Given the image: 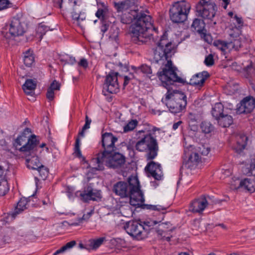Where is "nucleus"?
<instances>
[{
    "mask_svg": "<svg viewBox=\"0 0 255 255\" xmlns=\"http://www.w3.org/2000/svg\"><path fill=\"white\" fill-rule=\"evenodd\" d=\"M131 68L136 74L140 73L145 74L150 79L153 76L152 75V69L150 66L145 64H142L138 67L134 66H131Z\"/></svg>",
    "mask_w": 255,
    "mask_h": 255,
    "instance_id": "c85d7f7f",
    "label": "nucleus"
},
{
    "mask_svg": "<svg viewBox=\"0 0 255 255\" xmlns=\"http://www.w3.org/2000/svg\"><path fill=\"white\" fill-rule=\"evenodd\" d=\"M210 151V148L208 147H206L204 145H201L196 149V153H198V155L206 156Z\"/></svg>",
    "mask_w": 255,
    "mask_h": 255,
    "instance_id": "a18cd8bd",
    "label": "nucleus"
},
{
    "mask_svg": "<svg viewBox=\"0 0 255 255\" xmlns=\"http://www.w3.org/2000/svg\"><path fill=\"white\" fill-rule=\"evenodd\" d=\"M163 207L165 208V210H156L155 211H157L160 213H161L159 214V217H158V221L156 220H151L150 219H148L145 221L143 222V224H142V226L144 228V233L146 234V236H147V234L149 232V231L153 229V227L154 225H156L158 223L161 222L164 218V215L167 213V209L168 208V206H162Z\"/></svg>",
    "mask_w": 255,
    "mask_h": 255,
    "instance_id": "412c9836",
    "label": "nucleus"
},
{
    "mask_svg": "<svg viewBox=\"0 0 255 255\" xmlns=\"http://www.w3.org/2000/svg\"><path fill=\"white\" fill-rule=\"evenodd\" d=\"M79 196L85 203H87L90 200L97 201L101 200L102 198L100 191L94 189L90 186H88L83 192H80Z\"/></svg>",
    "mask_w": 255,
    "mask_h": 255,
    "instance_id": "f3484780",
    "label": "nucleus"
},
{
    "mask_svg": "<svg viewBox=\"0 0 255 255\" xmlns=\"http://www.w3.org/2000/svg\"><path fill=\"white\" fill-rule=\"evenodd\" d=\"M118 72L111 71L106 76L103 85L102 92L104 95H107L106 92L110 94H116L119 91V85L118 82Z\"/></svg>",
    "mask_w": 255,
    "mask_h": 255,
    "instance_id": "9b49d317",
    "label": "nucleus"
},
{
    "mask_svg": "<svg viewBox=\"0 0 255 255\" xmlns=\"http://www.w3.org/2000/svg\"><path fill=\"white\" fill-rule=\"evenodd\" d=\"M196 15L204 19L213 21L218 10V7L214 0L198 1L195 6Z\"/></svg>",
    "mask_w": 255,
    "mask_h": 255,
    "instance_id": "1a4fd4ad",
    "label": "nucleus"
},
{
    "mask_svg": "<svg viewBox=\"0 0 255 255\" xmlns=\"http://www.w3.org/2000/svg\"><path fill=\"white\" fill-rule=\"evenodd\" d=\"M80 139L79 137L76 138L75 146H74V152L75 156L79 158H82V161L84 163H88V161L86 159V158L82 155V153L80 148Z\"/></svg>",
    "mask_w": 255,
    "mask_h": 255,
    "instance_id": "f704fd0d",
    "label": "nucleus"
},
{
    "mask_svg": "<svg viewBox=\"0 0 255 255\" xmlns=\"http://www.w3.org/2000/svg\"><path fill=\"white\" fill-rule=\"evenodd\" d=\"M182 123L183 122L181 121H179L178 122L174 123L172 126V129L173 130L177 129Z\"/></svg>",
    "mask_w": 255,
    "mask_h": 255,
    "instance_id": "69168bd1",
    "label": "nucleus"
},
{
    "mask_svg": "<svg viewBox=\"0 0 255 255\" xmlns=\"http://www.w3.org/2000/svg\"><path fill=\"white\" fill-rule=\"evenodd\" d=\"M79 65L84 68H86L88 66V63L86 59L83 58L80 61Z\"/></svg>",
    "mask_w": 255,
    "mask_h": 255,
    "instance_id": "e2e57ef3",
    "label": "nucleus"
},
{
    "mask_svg": "<svg viewBox=\"0 0 255 255\" xmlns=\"http://www.w3.org/2000/svg\"><path fill=\"white\" fill-rule=\"evenodd\" d=\"M208 199H210L209 196H203L200 199L194 200L189 206V211L193 213H201L208 205Z\"/></svg>",
    "mask_w": 255,
    "mask_h": 255,
    "instance_id": "aec40b11",
    "label": "nucleus"
},
{
    "mask_svg": "<svg viewBox=\"0 0 255 255\" xmlns=\"http://www.w3.org/2000/svg\"><path fill=\"white\" fill-rule=\"evenodd\" d=\"M93 213V210H91L90 212H88L87 215L84 214L81 220H85L86 218L89 219Z\"/></svg>",
    "mask_w": 255,
    "mask_h": 255,
    "instance_id": "774afa93",
    "label": "nucleus"
},
{
    "mask_svg": "<svg viewBox=\"0 0 255 255\" xmlns=\"http://www.w3.org/2000/svg\"><path fill=\"white\" fill-rule=\"evenodd\" d=\"M4 170L2 166L0 165V181H2L4 179Z\"/></svg>",
    "mask_w": 255,
    "mask_h": 255,
    "instance_id": "0e129e2a",
    "label": "nucleus"
},
{
    "mask_svg": "<svg viewBox=\"0 0 255 255\" xmlns=\"http://www.w3.org/2000/svg\"><path fill=\"white\" fill-rule=\"evenodd\" d=\"M65 251V249H64L63 247H62L60 249L57 250L53 254V255H57L60 254H62L64 253Z\"/></svg>",
    "mask_w": 255,
    "mask_h": 255,
    "instance_id": "338daca9",
    "label": "nucleus"
},
{
    "mask_svg": "<svg viewBox=\"0 0 255 255\" xmlns=\"http://www.w3.org/2000/svg\"><path fill=\"white\" fill-rule=\"evenodd\" d=\"M91 122V120L89 118V117L87 115H86L85 117V124L83 127V130H86L87 129H89L90 128Z\"/></svg>",
    "mask_w": 255,
    "mask_h": 255,
    "instance_id": "bf43d9fd",
    "label": "nucleus"
},
{
    "mask_svg": "<svg viewBox=\"0 0 255 255\" xmlns=\"http://www.w3.org/2000/svg\"><path fill=\"white\" fill-rule=\"evenodd\" d=\"M205 64L208 67L213 66L214 63V56L212 54H210L208 56H206L204 60Z\"/></svg>",
    "mask_w": 255,
    "mask_h": 255,
    "instance_id": "09e8293b",
    "label": "nucleus"
},
{
    "mask_svg": "<svg viewBox=\"0 0 255 255\" xmlns=\"http://www.w3.org/2000/svg\"><path fill=\"white\" fill-rule=\"evenodd\" d=\"M168 91L166 94L165 101L166 105L170 112L173 114L181 112L186 109L187 106L186 95L182 92H170V86L167 89Z\"/></svg>",
    "mask_w": 255,
    "mask_h": 255,
    "instance_id": "0eeeda50",
    "label": "nucleus"
},
{
    "mask_svg": "<svg viewBox=\"0 0 255 255\" xmlns=\"http://www.w3.org/2000/svg\"><path fill=\"white\" fill-rule=\"evenodd\" d=\"M201 160V156L199 155L198 153L192 152L189 155L188 160L183 161L181 168L182 169H190L192 170L196 167Z\"/></svg>",
    "mask_w": 255,
    "mask_h": 255,
    "instance_id": "5701e85b",
    "label": "nucleus"
},
{
    "mask_svg": "<svg viewBox=\"0 0 255 255\" xmlns=\"http://www.w3.org/2000/svg\"><path fill=\"white\" fill-rule=\"evenodd\" d=\"M36 87V83L32 79H27L25 81V83L22 86L23 90L26 94L29 93V92H27V90H34Z\"/></svg>",
    "mask_w": 255,
    "mask_h": 255,
    "instance_id": "c9c22d12",
    "label": "nucleus"
},
{
    "mask_svg": "<svg viewBox=\"0 0 255 255\" xmlns=\"http://www.w3.org/2000/svg\"><path fill=\"white\" fill-rule=\"evenodd\" d=\"M244 71L246 73L248 77H251L255 72V68L253 67L252 62L244 68Z\"/></svg>",
    "mask_w": 255,
    "mask_h": 255,
    "instance_id": "de8ad7c7",
    "label": "nucleus"
},
{
    "mask_svg": "<svg viewBox=\"0 0 255 255\" xmlns=\"http://www.w3.org/2000/svg\"><path fill=\"white\" fill-rule=\"evenodd\" d=\"M24 154L25 156L27 167L29 169L36 170L42 165L39 157L36 155V152L24 153Z\"/></svg>",
    "mask_w": 255,
    "mask_h": 255,
    "instance_id": "4be33fe9",
    "label": "nucleus"
},
{
    "mask_svg": "<svg viewBox=\"0 0 255 255\" xmlns=\"http://www.w3.org/2000/svg\"><path fill=\"white\" fill-rule=\"evenodd\" d=\"M23 62L25 66L30 67L34 62V57L33 55L30 53L29 50H27L24 53Z\"/></svg>",
    "mask_w": 255,
    "mask_h": 255,
    "instance_id": "4c0bfd02",
    "label": "nucleus"
},
{
    "mask_svg": "<svg viewBox=\"0 0 255 255\" xmlns=\"http://www.w3.org/2000/svg\"><path fill=\"white\" fill-rule=\"evenodd\" d=\"M113 191L121 198H129L130 204L135 208L150 210H165L160 205H152L142 204L145 201L143 193L140 190L139 182L136 176H130L128 181H119L113 187Z\"/></svg>",
    "mask_w": 255,
    "mask_h": 255,
    "instance_id": "f257e3e1",
    "label": "nucleus"
},
{
    "mask_svg": "<svg viewBox=\"0 0 255 255\" xmlns=\"http://www.w3.org/2000/svg\"><path fill=\"white\" fill-rule=\"evenodd\" d=\"M1 182L0 181V196H4L7 193L9 189L7 186V184L2 185Z\"/></svg>",
    "mask_w": 255,
    "mask_h": 255,
    "instance_id": "6e6d98bb",
    "label": "nucleus"
},
{
    "mask_svg": "<svg viewBox=\"0 0 255 255\" xmlns=\"http://www.w3.org/2000/svg\"><path fill=\"white\" fill-rule=\"evenodd\" d=\"M102 25L101 26V31L102 32V35H104V33L107 32L109 27V24L107 21V20H101Z\"/></svg>",
    "mask_w": 255,
    "mask_h": 255,
    "instance_id": "603ef678",
    "label": "nucleus"
},
{
    "mask_svg": "<svg viewBox=\"0 0 255 255\" xmlns=\"http://www.w3.org/2000/svg\"><path fill=\"white\" fill-rule=\"evenodd\" d=\"M113 6L118 13L123 12L124 11L128 10L124 0L118 2L114 1Z\"/></svg>",
    "mask_w": 255,
    "mask_h": 255,
    "instance_id": "a19ab883",
    "label": "nucleus"
},
{
    "mask_svg": "<svg viewBox=\"0 0 255 255\" xmlns=\"http://www.w3.org/2000/svg\"><path fill=\"white\" fill-rule=\"evenodd\" d=\"M255 108V98L252 96L244 98L237 105V113L239 114L251 113Z\"/></svg>",
    "mask_w": 255,
    "mask_h": 255,
    "instance_id": "2eb2a0df",
    "label": "nucleus"
},
{
    "mask_svg": "<svg viewBox=\"0 0 255 255\" xmlns=\"http://www.w3.org/2000/svg\"><path fill=\"white\" fill-rule=\"evenodd\" d=\"M190 8V4L185 0L175 2L169 9L170 20L174 23H183L187 19Z\"/></svg>",
    "mask_w": 255,
    "mask_h": 255,
    "instance_id": "6e6552de",
    "label": "nucleus"
},
{
    "mask_svg": "<svg viewBox=\"0 0 255 255\" xmlns=\"http://www.w3.org/2000/svg\"><path fill=\"white\" fill-rule=\"evenodd\" d=\"M170 58L159 61L158 63L160 62V64L164 65V66L161 67L156 74L162 86L166 89H168V86L174 85V83H180L184 85L187 83L185 80L177 75V68L173 65Z\"/></svg>",
    "mask_w": 255,
    "mask_h": 255,
    "instance_id": "7ed1b4c3",
    "label": "nucleus"
},
{
    "mask_svg": "<svg viewBox=\"0 0 255 255\" xmlns=\"http://www.w3.org/2000/svg\"><path fill=\"white\" fill-rule=\"evenodd\" d=\"M49 30V28L47 26L42 23H40L37 30L36 36H38L40 40H41L43 35H45L46 32Z\"/></svg>",
    "mask_w": 255,
    "mask_h": 255,
    "instance_id": "79ce46f5",
    "label": "nucleus"
},
{
    "mask_svg": "<svg viewBox=\"0 0 255 255\" xmlns=\"http://www.w3.org/2000/svg\"><path fill=\"white\" fill-rule=\"evenodd\" d=\"M124 228L129 235L138 240H142L146 237L142 224L137 221H130L127 222Z\"/></svg>",
    "mask_w": 255,
    "mask_h": 255,
    "instance_id": "ddd939ff",
    "label": "nucleus"
},
{
    "mask_svg": "<svg viewBox=\"0 0 255 255\" xmlns=\"http://www.w3.org/2000/svg\"><path fill=\"white\" fill-rule=\"evenodd\" d=\"M54 91L52 89L48 88L46 93V98L49 101H51L54 100Z\"/></svg>",
    "mask_w": 255,
    "mask_h": 255,
    "instance_id": "4d7b16f0",
    "label": "nucleus"
},
{
    "mask_svg": "<svg viewBox=\"0 0 255 255\" xmlns=\"http://www.w3.org/2000/svg\"><path fill=\"white\" fill-rule=\"evenodd\" d=\"M124 1L128 9L134 8L138 5L137 0H124Z\"/></svg>",
    "mask_w": 255,
    "mask_h": 255,
    "instance_id": "49530a36",
    "label": "nucleus"
},
{
    "mask_svg": "<svg viewBox=\"0 0 255 255\" xmlns=\"http://www.w3.org/2000/svg\"><path fill=\"white\" fill-rule=\"evenodd\" d=\"M10 4L11 3L9 0H0V11L8 8Z\"/></svg>",
    "mask_w": 255,
    "mask_h": 255,
    "instance_id": "3c124183",
    "label": "nucleus"
},
{
    "mask_svg": "<svg viewBox=\"0 0 255 255\" xmlns=\"http://www.w3.org/2000/svg\"><path fill=\"white\" fill-rule=\"evenodd\" d=\"M138 124V122L136 120H131L130 121L124 128V131L128 132L130 131L133 130Z\"/></svg>",
    "mask_w": 255,
    "mask_h": 255,
    "instance_id": "37998d69",
    "label": "nucleus"
},
{
    "mask_svg": "<svg viewBox=\"0 0 255 255\" xmlns=\"http://www.w3.org/2000/svg\"><path fill=\"white\" fill-rule=\"evenodd\" d=\"M157 47L154 49L153 61L158 63L160 60L171 58L176 52L174 44L168 39V34L164 32L159 40L156 43Z\"/></svg>",
    "mask_w": 255,
    "mask_h": 255,
    "instance_id": "39448f33",
    "label": "nucleus"
},
{
    "mask_svg": "<svg viewBox=\"0 0 255 255\" xmlns=\"http://www.w3.org/2000/svg\"><path fill=\"white\" fill-rule=\"evenodd\" d=\"M145 171L148 176H152L155 180H160L163 175L161 165L153 161L148 162L145 167Z\"/></svg>",
    "mask_w": 255,
    "mask_h": 255,
    "instance_id": "a211bd4d",
    "label": "nucleus"
},
{
    "mask_svg": "<svg viewBox=\"0 0 255 255\" xmlns=\"http://www.w3.org/2000/svg\"><path fill=\"white\" fill-rule=\"evenodd\" d=\"M76 244L75 241H72L66 244L65 245L63 246V248L65 249V251L68 249H71Z\"/></svg>",
    "mask_w": 255,
    "mask_h": 255,
    "instance_id": "052dcab7",
    "label": "nucleus"
},
{
    "mask_svg": "<svg viewBox=\"0 0 255 255\" xmlns=\"http://www.w3.org/2000/svg\"><path fill=\"white\" fill-rule=\"evenodd\" d=\"M248 141V136L244 134H239L237 136V142L234 149L236 152L241 154L246 148Z\"/></svg>",
    "mask_w": 255,
    "mask_h": 255,
    "instance_id": "393cba45",
    "label": "nucleus"
},
{
    "mask_svg": "<svg viewBox=\"0 0 255 255\" xmlns=\"http://www.w3.org/2000/svg\"><path fill=\"white\" fill-rule=\"evenodd\" d=\"M129 75H130V77L128 76H124V82L123 83V86L124 87H125L127 85H128L129 84V81L131 79L134 78V76L133 73H130Z\"/></svg>",
    "mask_w": 255,
    "mask_h": 255,
    "instance_id": "13d9d810",
    "label": "nucleus"
},
{
    "mask_svg": "<svg viewBox=\"0 0 255 255\" xmlns=\"http://www.w3.org/2000/svg\"><path fill=\"white\" fill-rule=\"evenodd\" d=\"M203 19V18H195L191 26V30L194 32H197L201 37H205L207 35V30L205 29L206 24Z\"/></svg>",
    "mask_w": 255,
    "mask_h": 255,
    "instance_id": "b1692460",
    "label": "nucleus"
},
{
    "mask_svg": "<svg viewBox=\"0 0 255 255\" xmlns=\"http://www.w3.org/2000/svg\"><path fill=\"white\" fill-rule=\"evenodd\" d=\"M36 170L38 171L39 176L42 180L46 179L49 173V169L47 167L42 165Z\"/></svg>",
    "mask_w": 255,
    "mask_h": 255,
    "instance_id": "c03bdc74",
    "label": "nucleus"
},
{
    "mask_svg": "<svg viewBox=\"0 0 255 255\" xmlns=\"http://www.w3.org/2000/svg\"><path fill=\"white\" fill-rule=\"evenodd\" d=\"M136 10H130L128 12L123 13L120 16V21L125 24H129L133 22H135L137 17Z\"/></svg>",
    "mask_w": 255,
    "mask_h": 255,
    "instance_id": "a878e982",
    "label": "nucleus"
},
{
    "mask_svg": "<svg viewBox=\"0 0 255 255\" xmlns=\"http://www.w3.org/2000/svg\"><path fill=\"white\" fill-rule=\"evenodd\" d=\"M25 23L23 18L17 16L13 17L10 20L9 26V32L11 36H18L25 32Z\"/></svg>",
    "mask_w": 255,
    "mask_h": 255,
    "instance_id": "4468645a",
    "label": "nucleus"
},
{
    "mask_svg": "<svg viewBox=\"0 0 255 255\" xmlns=\"http://www.w3.org/2000/svg\"><path fill=\"white\" fill-rule=\"evenodd\" d=\"M200 127L202 132L205 134L210 133L214 131L215 129L214 126L211 122L207 121L202 122L200 124Z\"/></svg>",
    "mask_w": 255,
    "mask_h": 255,
    "instance_id": "72a5a7b5",
    "label": "nucleus"
},
{
    "mask_svg": "<svg viewBox=\"0 0 255 255\" xmlns=\"http://www.w3.org/2000/svg\"><path fill=\"white\" fill-rule=\"evenodd\" d=\"M150 15L137 9L135 22L130 25L129 29L131 41L133 43L142 45L147 43L151 39H153L152 34H146L148 30L153 27Z\"/></svg>",
    "mask_w": 255,
    "mask_h": 255,
    "instance_id": "f03ea898",
    "label": "nucleus"
},
{
    "mask_svg": "<svg viewBox=\"0 0 255 255\" xmlns=\"http://www.w3.org/2000/svg\"><path fill=\"white\" fill-rule=\"evenodd\" d=\"M31 133V130L30 128H26L23 131L21 132V134L19 135L15 139L14 145L15 146L16 149H18L17 146H21L22 145V143L21 142V138L24 137L23 141H26L27 138L30 135V133Z\"/></svg>",
    "mask_w": 255,
    "mask_h": 255,
    "instance_id": "473e14b6",
    "label": "nucleus"
},
{
    "mask_svg": "<svg viewBox=\"0 0 255 255\" xmlns=\"http://www.w3.org/2000/svg\"><path fill=\"white\" fill-rule=\"evenodd\" d=\"M61 84L60 83L57 81L56 80H54L50 84L49 86L50 89H52V90H59L60 89Z\"/></svg>",
    "mask_w": 255,
    "mask_h": 255,
    "instance_id": "864d4df0",
    "label": "nucleus"
},
{
    "mask_svg": "<svg viewBox=\"0 0 255 255\" xmlns=\"http://www.w3.org/2000/svg\"><path fill=\"white\" fill-rule=\"evenodd\" d=\"M234 18L236 19L238 27L240 28L242 27L244 24L242 18L241 17L238 16L237 15H235Z\"/></svg>",
    "mask_w": 255,
    "mask_h": 255,
    "instance_id": "680f3d73",
    "label": "nucleus"
},
{
    "mask_svg": "<svg viewBox=\"0 0 255 255\" xmlns=\"http://www.w3.org/2000/svg\"><path fill=\"white\" fill-rule=\"evenodd\" d=\"M39 142V136L31 134L28 137L27 142L18 149L23 153L37 152V147Z\"/></svg>",
    "mask_w": 255,
    "mask_h": 255,
    "instance_id": "dca6fc26",
    "label": "nucleus"
},
{
    "mask_svg": "<svg viewBox=\"0 0 255 255\" xmlns=\"http://www.w3.org/2000/svg\"><path fill=\"white\" fill-rule=\"evenodd\" d=\"M224 107L221 103H217L215 104L211 110V114L216 121L221 117L224 113Z\"/></svg>",
    "mask_w": 255,
    "mask_h": 255,
    "instance_id": "2f4dec72",
    "label": "nucleus"
},
{
    "mask_svg": "<svg viewBox=\"0 0 255 255\" xmlns=\"http://www.w3.org/2000/svg\"><path fill=\"white\" fill-rule=\"evenodd\" d=\"M55 6H58L59 8L62 9L64 4L66 8V4H72V5L75 6L77 4V0H54Z\"/></svg>",
    "mask_w": 255,
    "mask_h": 255,
    "instance_id": "ea45409f",
    "label": "nucleus"
},
{
    "mask_svg": "<svg viewBox=\"0 0 255 255\" xmlns=\"http://www.w3.org/2000/svg\"><path fill=\"white\" fill-rule=\"evenodd\" d=\"M98 8L95 13L96 17L100 20H105L108 18V14L109 13L108 6L104 2L100 3Z\"/></svg>",
    "mask_w": 255,
    "mask_h": 255,
    "instance_id": "c756f323",
    "label": "nucleus"
},
{
    "mask_svg": "<svg viewBox=\"0 0 255 255\" xmlns=\"http://www.w3.org/2000/svg\"><path fill=\"white\" fill-rule=\"evenodd\" d=\"M210 75L206 71H204L193 75L190 79L189 82L186 81L185 85H190L196 86L198 88H202L204 85L206 80L209 78Z\"/></svg>",
    "mask_w": 255,
    "mask_h": 255,
    "instance_id": "6ab92c4d",
    "label": "nucleus"
},
{
    "mask_svg": "<svg viewBox=\"0 0 255 255\" xmlns=\"http://www.w3.org/2000/svg\"><path fill=\"white\" fill-rule=\"evenodd\" d=\"M230 36L232 38L229 41L218 40L214 41V45L222 51H224L226 50H231L232 49L239 50L247 43V39L242 35L235 37L233 34H231Z\"/></svg>",
    "mask_w": 255,
    "mask_h": 255,
    "instance_id": "9d476101",
    "label": "nucleus"
},
{
    "mask_svg": "<svg viewBox=\"0 0 255 255\" xmlns=\"http://www.w3.org/2000/svg\"><path fill=\"white\" fill-rule=\"evenodd\" d=\"M243 188L250 193L255 192V180L249 178H245L240 181V184L237 189Z\"/></svg>",
    "mask_w": 255,
    "mask_h": 255,
    "instance_id": "cd10ccee",
    "label": "nucleus"
},
{
    "mask_svg": "<svg viewBox=\"0 0 255 255\" xmlns=\"http://www.w3.org/2000/svg\"><path fill=\"white\" fill-rule=\"evenodd\" d=\"M71 17L72 20L76 21L79 24L81 21L84 20L86 18V16L84 13H82L81 11H76L75 9H73L71 12Z\"/></svg>",
    "mask_w": 255,
    "mask_h": 255,
    "instance_id": "e433bc0d",
    "label": "nucleus"
},
{
    "mask_svg": "<svg viewBox=\"0 0 255 255\" xmlns=\"http://www.w3.org/2000/svg\"><path fill=\"white\" fill-rule=\"evenodd\" d=\"M135 144V148L139 152H147V159L152 160L157 155L159 149L156 139L150 133L144 134Z\"/></svg>",
    "mask_w": 255,
    "mask_h": 255,
    "instance_id": "423d86ee",
    "label": "nucleus"
},
{
    "mask_svg": "<svg viewBox=\"0 0 255 255\" xmlns=\"http://www.w3.org/2000/svg\"><path fill=\"white\" fill-rule=\"evenodd\" d=\"M118 140V138L114 136L111 132H105L102 135V146L103 150H101L97 154L96 156H101L104 157L106 153L117 149L115 143Z\"/></svg>",
    "mask_w": 255,
    "mask_h": 255,
    "instance_id": "f8f14e48",
    "label": "nucleus"
},
{
    "mask_svg": "<svg viewBox=\"0 0 255 255\" xmlns=\"http://www.w3.org/2000/svg\"><path fill=\"white\" fill-rule=\"evenodd\" d=\"M106 241L105 237H101L97 239H92L89 240L90 246L93 250H96L103 244Z\"/></svg>",
    "mask_w": 255,
    "mask_h": 255,
    "instance_id": "58836bf2",
    "label": "nucleus"
},
{
    "mask_svg": "<svg viewBox=\"0 0 255 255\" xmlns=\"http://www.w3.org/2000/svg\"><path fill=\"white\" fill-rule=\"evenodd\" d=\"M217 121L220 127L228 128L233 124V118L232 116L224 113Z\"/></svg>",
    "mask_w": 255,
    "mask_h": 255,
    "instance_id": "7c9ffc66",
    "label": "nucleus"
},
{
    "mask_svg": "<svg viewBox=\"0 0 255 255\" xmlns=\"http://www.w3.org/2000/svg\"><path fill=\"white\" fill-rule=\"evenodd\" d=\"M21 198L17 204L14 211L11 213L8 214V216H10L11 219L13 220L17 214H19L21 211L26 209V205L27 203L29 201V198Z\"/></svg>",
    "mask_w": 255,
    "mask_h": 255,
    "instance_id": "bb28decb",
    "label": "nucleus"
},
{
    "mask_svg": "<svg viewBox=\"0 0 255 255\" xmlns=\"http://www.w3.org/2000/svg\"><path fill=\"white\" fill-rule=\"evenodd\" d=\"M120 29L118 28H116L115 30H114L113 33H111L109 36V38L112 40L116 42H118L119 39V34Z\"/></svg>",
    "mask_w": 255,
    "mask_h": 255,
    "instance_id": "8fccbe9b",
    "label": "nucleus"
},
{
    "mask_svg": "<svg viewBox=\"0 0 255 255\" xmlns=\"http://www.w3.org/2000/svg\"><path fill=\"white\" fill-rule=\"evenodd\" d=\"M118 66L120 68V70L123 72H128V71L129 66L128 63H127L126 62L124 63L123 62H119Z\"/></svg>",
    "mask_w": 255,
    "mask_h": 255,
    "instance_id": "5fc2aeb1",
    "label": "nucleus"
},
{
    "mask_svg": "<svg viewBox=\"0 0 255 255\" xmlns=\"http://www.w3.org/2000/svg\"><path fill=\"white\" fill-rule=\"evenodd\" d=\"M116 149L109 151L104 157L96 156L91 159V162L96 170L102 171L104 165L111 169H119L124 166L126 162V157Z\"/></svg>",
    "mask_w": 255,
    "mask_h": 255,
    "instance_id": "20e7f679",
    "label": "nucleus"
}]
</instances>
